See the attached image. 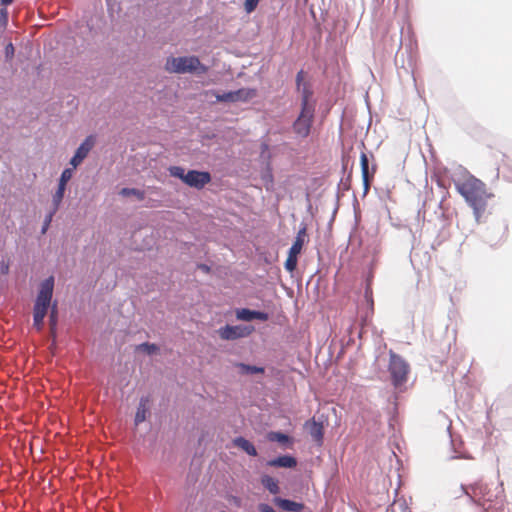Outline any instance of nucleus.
<instances>
[{"label": "nucleus", "instance_id": "nucleus-31", "mask_svg": "<svg viewBox=\"0 0 512 512\" xmlns=\"http://www.w3.org/2000/svg\"><path fill=\"white\" fill-rule=\"evenodd\" d=\"M55 212H56V211H54V210H53V211H52V212H51V213L46 217V219H45V223H44V226H43V229H42V232H43V233H45V232H46V230H47V228H48V226H49V224H50V222H51V220H52V216H53V214H54Z\"/></svg>", "mask_w": 512, "mask_h": 512}, {"label": "nucleus", "instance_id": "nucleus-33", "mask_svg": "<svg viewBox=\"0 0 512 512\" xmlns=\"http://www.w3.org/2000/svg\"><path fill=\"white\" fill-rule=\"evenodd\" d=\"M269 151V145L267 143L261 144V154L263 155L265 152Z\"/></svg>", "mask_w": 512, "mask_h": 512}, {"label": "nucleus", "instance_id": "nucleus-32", "mask_svg": "<svg viewBox=\"0 0 512 512\" xmlns=\"http://www.w3.org/2000/svg\"><path fill=\"white\" fill-rule=\"evenodd\" d=\"M13 53H14V47H13V45L10 43V44H8V45L6 46V55H7V56H10V55L12 56V55H13Z\"/></svg>", "mask_w": 512, "mask_h": 512}, {"label": "nucleus", "instance_id": "nucleus-5", "mask_svg": "<svg viewBox=\"0 0 512 512\" xmlns=\"http://www.w3.org/2000/svg\"><path fill=\"white\" fill-rule=\"evenodd\" d=\"M168 170L171 176L196 189H202L211 182V175L207 171L189 170L185 173L184 168L180 166H171Z\"/></svg>", "mask_w": 512, "mask_h": 512}, {"label": "nucleus", "instance_id": "nucleus-22", "mask_svg": "<svg viewBox=\"0 0 512 512\" xmlns=\"http://www.w3.org/2000/svg\"><path fill=\"white\" fill-rule=\"evenodd\" d=\"M264 187L267 191L272 190L274 186V176L271 167L268 166L267 170L262 175Z\"/></svg>", "mask_w": 512, "mask_h": 512}, {"label": "nucleus", "instance_id": "nucleus-25", "mask_svg": "<svg viewBox=\"0 0 512 512\" xmlns=\"http://www.w3.org/2000/svg\"><path fill=\"white\" fill-rule=\"evenodd\" d=\"M237 366L240 368L241 373H243V374H257V373L264 372V368H262V367L247 365V364H243V363H239V364H237Z\"/></svg>", "mask_w": 512, "mask_h": 512}, {"label": "nucleus", "instance_id": "nucleus-7", "mask_svg": "<svg viewBox=\"0 0 512 512\" xmlns=\"http://www.w3.org/2000/svg\"><path fill=\"white\" fill-rule=\"evenodd\" d=\"M389 372L394 386H400L407 381L408 363L399 355L390 352Z\"/></svg>", "mask_w": 512, "mask_h": 512}, {"label": "nucleus", "instance_id": "nucleus-15", "mask_svg": "<svg viewBox=\"0 0 512 512\" xmlns=\"http://www.w3.org/2000/svg\"><path fill=\"white\" fill-rule=\"evenodd\" d=\"M306 426L309 428V433L311 437L318 443H321L323 441L324 436V428L322 423L316 422L314 419L311 421H308L306 423Z\"/></svg>", "mask_w": 512, "mask_h": 512}, {"label": "nucleus", "instance_id": "nucleus-23", "mask_svg": "<svg viewBox=\"0 0 512 512\" xmlns=\"http://www.w3.org/2000/svg\"><path fill=\"white\" fill-rule=\"evenodd\" d=\"M57 321H58L57 304L54 303L51 307V311H50V315H49L50 330L53 335L55 334Z\"/></svg>", "mask_w": 512, "mask_h": 512}, {"label": "nucleus", "instance_id": "nucleus-1", "mask_svg": "<svg viewBox=\"0 0 512 512\" xmlns=\"http://www.w3.org/2000/svg\"><path fill=\"white\" fill-rule=\"evenodd\" d=\"M455 188L472 208L475 221L481 223L490 213V201L494 199V194L482 180L471 174L458 179Z\"/></svg>", "mask_w": 512, "mask_h": 512}, {"label": "nucleus", "instance_id": "nucleus-29", "mask_svg": "<svg viewBox=\"0 0 512 512\" xmlns=\"http://www.w3.org/2000/svg\"><path fill=\"white\" fill-rule=\"evenodd\" d=\"M258 3H259V0H245L244 6H245L246 12L247 13L253 12L256 9Z\"/></svg>", "mask_w": 512, "mask_h": 512}, {"label": "nucleus", "instance_id": "nucleus-35", "mask_svg": "<svg viewBox=\"0 0 512 512\" xmlns=\"http://www.w3.org/2000/svg\"><path fill=\"white\" fill-rule=\"evenodd\" d=\"M13 1H14V0H1V3H2L3 5H9V4H11Z\"/></svg>", "mask_w": 512, "mask_h": 512}, {"label": "nucleus", "instance_id": "nucleus-11", "mask_svg": "<svg viewBox=\"0 0 512 512\" xmlns=\"http://www.w3.org/2000/svg\"><path fill=\"white\" fill-rule=\"evenodd\" d=\"M95 144V138L94 136L90 135L88 136L78 147L76 150L74 156L70 160V164L73 166V168H76L78 165L82 163V161L87 157L90 150L93 148Z\"/></svg>", "mask_w": 512, "mask_h": 512}, {"label": "nucleus", "instance_id": "nucleus-8", "mask_svg": "<svg viewBox=\"0 0 512 512\" xmlns=\"http://www.w3.org/2000/svg\"><path fill=\"white\" fill-rule=\"evenodd\" d=\"M212 94L218 102H247L256 97L257 90L254 88H241L236 91H230L223 94H217L214 91H207L206 95Z\"/></svg>", "mask_w": 512, "mask_h": 512}, {"label": "nucleus", "instance_id": "nucleus-2", "mask_svg": "<svg viewBox=\"0 0 512 512\" xmlns=\"http://www.w3.org/2000/svg\"><path fill=\"white\" fill-rule=\"evenodd\" d=\"M54 289L53 276L48 277L40 284V289L33 308V326L41 331L44 326V318L51 304Z\"/></svg>", "mask_w": 512, "mask_h": 512}, {"label": "nucleus", "instance_id": "nucleus-26", "mask_svg": "<svg viewBox=\"0 0 512 512\" xmlns=\"http://www.w3.org/2000/svg\"><path fill=\"white\" fill-rule=\"evenodd\" d=\"M269 440L285 444L289 441V436L281 432H271L268 435Z\"/></svg>", "mask_w": 512, "mask_h": 512}, {"label": "nucleus", "instance_id": "nucleus-24", "mask_svg": "<svg viewBox=\"0 0 512 512\" xmlns=\"http://www.w3.org/2000/svg\"><path fill=\"white\" fill-rule=\"evenodd\" d=\"M120 195L124 197L136 196L139 200H144L145 198V193L135 188H123L120 191Z\"/></svg>", "mask_w": 512, "mask_h": 512}, {"label": "nucleus", "instance_id": "nucleus-17", "mask_svg": "<svg viewBox=\"0 0 512 512\" xmlns=\"http://www.w3.org/2000/svg\"><path fill=\"white\" fill-rule=\"evenodd\" d=\"M276 504L285 511L299 512L304 508L302 503H298L288 499L277 498Z\"/></svg>", "mask_w": 512, "mask_h": 512}, {"label": "nucleus", "instance_id": "nucleus-30", "mask_svg": "<svg viewBox=\"0 0 512 512\" xmlns=\"http://www.w3.org/2000/svg\"><path fill=\"white\" fill-rule=\"evenodd\" d=\"M258 509H259V511H260V512H276V511L273 509V507H271V506H270V505H268V504H264V503L259 504Z\"/></svg>", "mask_w": 512, "mask_h": 512}, {"label": "nucleus", "instance_id": "nucleus-21", "mask_svg": "<svg viewBox=\"0 0 512 512\" xmlns=\"http://www.w3.org/2000/svg\"><path fill=\"white\" fill-rule=\"evenodd\" d=\"M261 484L271 493V494H278L280 489L278 485V480L275 478L269 476V475H263L261 477Z\"/></svg>", "mask_w": 512, "mask_h": 512}, {"label": "nucleus", "instance_id": "nucleus-19", "mask_svg": "<svg viewBox=\"0 0 512 512\" xmlns=\"http://www.w3.org/2000/svg\"><path fill=\"white\" fill-rule=\"evenodd\" d=\"M306 237V228H302L298 231L296 239L292 244L289 253L293 255H299L301 253L304 241Z\"/></svg>", "mask_w": 512, "mask_h": 512}, {"label": "nucleus", "instance_id": "nucleus-13", "mask_svg": "<svg viewBox=\"0 0 512 512\" xmlns=\"http://www.w3.org/2000/svg\"><path fill=\"white\" fill-rule=\"evenodd\" d=\"M236 316L239 320L242 321H251L254 319L267 321L269 316L265 312L254 311L247 308H242L236 311Z\"/></svg>", "mask_w": 512, "mask_h": 512}, {"label": "nucleus", "instance_id": "nucleus-10", "mask_svg": "<svg viewBox=\"0 0 512 512\" xmlns=\"http://www.w3.org/2000/svg\"><path fill=\"white\" fill-rule=\"evenodd\" d=\"M253 330L254 328L252 326L226 325L218 330V334L223 340H235L249 336Z\"/></svg>", "mask_w": 512, "mask_h": 512}, {"label": "nucleus", "instance_id": "nucleus-12", "mask_svg": "<svg viewBox=\"0 0 512 512\" xmlns=\"http://www.w3.org/2000/svg\"><path fill=\"white\" fill-rule=\"evenodd\" d=\"M72 175H73V169L66 168L63 170L60 180H59L58 189L55 192V194L53 195L54 211H57V209L64 197L67 182L72 178Z\"/></svg>", "mask_w": 512, "mask_h": 512}, {"label": "nucleus", "instance_id": "nucleus-27", "mask_svg": "<svg viewBox=\"0 0 512 512\" xmlns=\"http://www.w3.org/2000/svg\"><path fill=\"white\" fill-rule=\"evenodd\" d=\"M297 255L288 253V257L285 261V269L289 272H293L297 266Z\"/></svg>", "mask_w": 512, "mask_h": 512}, {"label": "nucleus", "instance_id": "nucleus-9", "mask_svg": "<svg viewBox=\"0 0 512 512\" xmlns=\"http://www.w3.org/2000/svg\"><path fill=\"white\" fill-rule=\"evenodd\" d=\"M296 85L301 95V108L305 105L307 108L315 109V101L312 99L313 91L310 84L305 81L303 70H300L296 75Z\"/></svg>", "mask_w": 512, "mask_h": 512}, {"label": "nucleus", "instance_id": "nucleus-16", "mask_svg": "<svg viewBox=\"0 0 512 512\" xmlns=\"http://www.w3.org/2000/svg\"><path fill=\"white\" fill-rule=\"evenodd\" d=\"M148 405L149 399L147 397H142L140 399L136 414H135V424L138 425L144 422L147 418L148 414Z\"/></svg>", "mask_w": 512, "mask_h": 512}, {"label": "nucleus", "instance_id": "nucleus-6", "mask_svg": "<svg viewBox=\"0 0 512 512\" xmlns=\"http://www.w3.org/2000/svg\"><path fill=\"white\" fill-rule=\"evenodd\" d=\"M315 109L307 108L305 105L300 109L298 117L292 124L293 133L301 139L307 138L311 133L314 122Z\"/></svg>", "mask_w": 512, "mask_h": 512}, {"label": "nucleus", "instance_id": "nucleus-18", "mask_svg": "<svg viewBox=\"0 0 512 512\" xmlns=\"http://www.w3.org/2000/svg\"><path fill=\"white\" fill-rule=\"evenodd\" d=\"M361 174L365 189L368 190L370 185L369 176V160L366 153L362 152L360 155Z\"/></svg>", "mask_w": 512, "mask_h": 512}, {"label": "nucleus", "instance_id": "nucleus-34", "mask_svg": "<svg viewBox=\"0 0 512 512\" xmlns=\"http://www.w3.org/2000/svg\"><path fill=\"white\" fill-rule=\"evenodd\" d=\"M398 507H402V504L401 503H396V502L393 503V505H392V512H396V509Z\"/></svg>", "mask_w": 512, "mask_h": 512}, {"label": "nucleus", "instance_id": "nucleus-36", "mask_svg": "<svg viewBox=\"0 0 512 512\" xmlns=\"http://www.w3.org/2000/svg\"><path fill=\"white\" fill-rule=\"evenodd\" d=\"M2 14L4 16V20L6 21L7 20V12L6 11H2Z\"/></svg>", "mask_w": 512, "mask_h": 512}, {"label": "nucleus", "instance_id": "nucleus-4", "mask_svg": "<svg viewBox=\"0 0 512 512\" xmlns=\"http://www.w3.org/2000/svg\"><path fill=\"white\" fill-rule=\"evenodd\" d=\"M165 70L169 73L185 74L194 73L205 74L208 67L203 65L196 56L168 57L165 63Z\"/></svg>", "mask_w": 512, "mask_h": 512}, {"label": "nucleus", "instance_id": "nucleus-28", "mask_svg": "<svg viewBox=\"0 0 512 512\" xmlns=\"http://www.w3.org/2000/svg\"><path fill=\"white\" fill-rule=\"evenodd\" d=\"M137 349L142 350L147 354H153L158 350V347L155 344L142 343L137 347Z\"/></svg>", "mask_w": 512, "mask_h": 512}, {"label": "nucleus", "instance_id": "nucleus-20", "mask_svg": "<svg viewBox=\"0 0 512 512\" xmlns=\"http://www.w3.org/2000/svg\"><path fill=\"white\" fill-rule=\"evenodd\" d=\"M233 443L238 448L244 450L250 456H256L257 450L254 445L243 437H237L233 440Z\"/></svg>", "mask_w": 512, "mask_h": 512}, {"label": "nucleus", "instance_id": "nucleus-14", "mask_svg": "<svg viewBox=\"0 0 512 512\" xmlns=\"http://www.w3.org/2000/svg\"><path fill=\"white\" fill-rule=\"evenodd\" d=\"M267 465L271 467L294 468L297 465V461L292 456L284 455L276 459L269 460Z\"/></svg>", "mask_w": 512, "mask_h": 512}, {"label": "nucleus", "instance_id": "nucleus-3", "mask_svg": "<svg viewBox=\"0 0 512 512\" xmlns=\"http://www.w3.org/2000/svg\"><path fill=\"white\" fill-rule=\"evenodd\" d=\"M464 490L475 503L483 507L485 512H500L502 510V499L494 496L486 484L479 481L465 487Z\"/></svg>", "mask_w": 512, "mask_h": 512}]
</instances>
